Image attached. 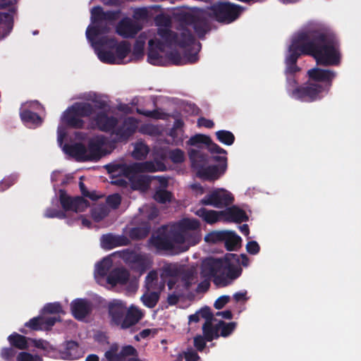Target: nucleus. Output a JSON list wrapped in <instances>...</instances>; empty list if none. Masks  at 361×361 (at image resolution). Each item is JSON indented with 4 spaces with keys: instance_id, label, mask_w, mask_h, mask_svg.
<instances>
[{
    "instance_id": "nucleus-21",
    "label": "nucleus",
    "mask_w": 361,
    "mask_h": 361,
    "mask_svg": "<svg viewBox=\"0 0 361 361\" xmlns=\"http://www.w3.org/2000/svg\"><path fill=\"white\" fill-rule=\"evenodd\" d=\"M55 317L41 316L31 319L25 324V326L32 330H46L52 326L57 321Z\"/></svg>"
},
{
    "instance_id": "nucleus-8",
    "label": "nucleus",
    "mask_w": 361,
    "mask_h": 361,
    "mask_svg": "<svg viewBox=\"0 0 361 361\" xmlns=\"http://www.w3.org/2000/svg\"><path fill=\"white\" fill-rule=\"evenodd\" d=\"M92 108L89 104L75 103L62 114L57 130V141L61 145L68 128H80L83 126L82 118L89 116Z\"/></svg>"
},
{
    "instance_id": "nucleus-35",
    "label": "nucleus",
    "mask_w": 361,
    "mask_h": 361,
    "mask_svg": "<svg viewBox=\"0 0 361 361\" xmlns=\"http://www.w3.org/2000/svg\"><path fill=\"white\" fill-rule=\"evenodd\" d=\"M124 241H120L112 235H106L102 236L101 240L102 247L105 249H111L115 246L124 245Z\"/></svg>"
},
{
    "instance_id": "nucleus-32",
    "label": "nucleus",
    "mask_w": 361,
    "mask_h": 361,
    "mask_svg": "<svg viewBox=\"0 0 361 361\" xmlns=\"http://www.w3.org/2000/svg\"><path fill=\"white\" fill-rule=\"evenodd\" d=\"M94 126L102 130H111L116 123L113 118L108 116L105 114L98 115L94 119Z\"/></svg>"
},
{
    "instance_id": "nucleus-25",
    "label": "nucleus",
    "mask_w": 361,
    "mask_h": 361,
    "mask_svg": "<svg viewBox=\"0 0 361 361\" xmlns=\"http://www.w3.org/2000/svg\"><path fill=\"white\" fill-rule=\"evenodd\" d=\"M155 276L154 274H151L147 277V288L148 290L153 289V278ZM159 299V295L155 292H147L142 298L141 300L143 304L149 308L154 307Z\"/></svg>"
},
{
    "instance_id": "nucleus-16",
    "label": "nucleus",
    "mask_w": 361,
    "mask_h": 361,
    "mask_svg": "<svg viewBox=\"0 0 361 361\" xmlns=\"http://www.w3.org/2000/svg\"><path fill=\"white\" fill-rule=\"evenodd\" d=\"M137 350L132 345L123 346L119 348L116 343H113L105 353L107 361H123L126 357L135 355Z\"/></svg>"
},
{
    "instance_id": "nucleus-49",
    "label": "nucleus",
    "mask_w": 361,
    "mask_h": 361,
    "mask_svg": "<svg viewBox=\"0 0 361 361\" xmlns=\"http://www.w3.org/2000/svg\"><path fill=\"white\" fill-rule=\"evenodd\" d=\"M107 214V212L103 207L95 209L92 213V216L96 221H99Z\"/></svg>"
},
{
    "instance_id": "nucleus-18",
    "label": "nucleus",
    "mask_w": 361,
    "mask_h": 361,
    "mask_svg": "<svg viewBox=\"0 0 361 361\" xmlns=\"http://www.w3.org/2000/svg\"><path fill=\"white\" fill-rule=\"evenodd\" d=\"M60 201L64 209L73 210L75 212H83L89 205L87 202L82 198L71 199L62 190L60 191Z\"/></svg>"
},
{
    "instance_id": "nucleus-45",
    "label": "nucleus",
    "mask_w": 361,
    "mask_h": 361,
    "mask_svg": "<svg viewBox=\"0 0 361 361\" xmlns=\"http://www.w3.org/2000/svg\"><path fill=\"white\" fill-rule=\"evenodd\" d=\"M246 250L251 255H257L259 252L260 247L256 241L252 240L247 243Z\"/></svg>"
},
{
    "instance_id": "nucleus-14",
    "label": "nucleus",
    "mask_w": 361,
    "mask_h": 361,
    "mask_svg": "<svg viewBox=\"0 0 361 361\" xmlns=\"http://www.w3.org/2000/svg\"><path fill=\"white\" fill-rule=\"evenodd\" d=\"M234 197L232 193L223 188H217L206 195L201 203L214 207H224L233 203Z\"/></svg>"
},
{
    "instance_id": "nucleus-64",
    "label": "nucleus",
    "mask_w": 361,
    "mask_h": 361,
    "mask_svg": "<svg viewBox=\"0 0 361 361\" xmlns=\"http://www.w3.org/2000/svg\"><path fill=\"white\" fill-rule=\"evenodd\" d=\"M80 189L82 192V193L85 195H87V194L85 192L84 190V184L82 183H80Z\"/></svg>"
},
{
    "instance_id": "nucleus-55",
    "label": "nucleus",
    "mask_w": 361,
    "mask_h": 361,
    "mask_svg": "<svg viewBox=\"0 0 361 361\" xmlns=\"http://www.w3.org/2000/svg\"><path fill=\"white\" fill-rule=\"evenodd\" d=\"M157 331L155 329H145L143 331H142L140 333V336L142 337V338H146V337H148L151 335H154L156 334Z\"/></svg>"
},
{
    "instance_id": "nucleus-12",
    "label": "nucleus",
    "mask_w": 361,
    "mask_h": 361,
    "mask_svg": "<svg viewBox=\"0 0 361 361\" xmlns=\"http://www.w3.org/2000/svg\"><path fill=\"white\" fill-rule=\"evenodd\" d=\"M235 328V323H225L221 321H217L216 319H211L207 321L202 326L203 335L207 341H211L214 338L219 337V331L221 336L226 337L231 334Z\"/></svg>"
},
{
    "instance_id": "nucleus-43",
    "label": "nucleus",
    "mask_w": 361,
    "mask_h": 361,
    "mask_svg": "<svg viewBox=\"0 0 361 361\" xmlns=\"http://www.w3.org/2000/svg\"><path fill=\"white\" fill-rule=\"evenodd\" d=\"M154 199L157 202L164 203L171 200V194L166 190H159L155 193Z\"/></svg>"
},
{
    "instance_id": "nucleus-30",
    "label": "nucleus",
    "mask_w": 361,
    "mask_h": 361,
    "mask_svg": "<svg viewBox=\"0 0 361 361\" xmlns=\"http://www.w3.org/2000/svg\"><path fill=\"white\" fill-rule=\"evenodd\" d=\"M9 343L20 350L27 349L30 346V338L17 333H13L8 337Z\"/></svg>"
},
{
    "instance_id": "nucleus-6",
    "label": "nucleus",
    "mask_w": 361,
    "mask_h": 361,
    "mask_svg": "<svg viewBox=\"0 0 361 361\" xmlns=\"http://www.w3.org/2000/svg\"><path fill=\"white\" fill-rule=\"evenodd\" d=\"M308 75L311 81L323 82L324 85H319L309 82L305 87L295 88L294 80L288 79V90L293 97L305 102H311L319 98L328 90L336 73L333 71L314 68L308 71Z\"/></svg>"
},
{
    "instance_id": "nucleus-29",
    "label": "nucleus",
    "mask_w": 361,
    "mask_h": 361,
    "mask_svg": "<svg viewBox=\"0 0 361 361\" xmlns=\"http://www.w3.org/2000/svg\"><path fill=\"white\" fill-rule=\"evenodd\" d=\"M138 30L139 27L128 18L123 20L116 27L118 34L123 37L133 36Z\"/></svg>"
},
{
    "instance_id": "nucleus-62",
    "label": "nucleus",
    "mask_w": 361,
    "mask_h": 361,
    "mask_svg": "<svg viewBox=\"0 0 361 361\" xmlns=\"http://www.w3.org/2000/svg\"><path fill=\"white\" fill-rule=\"evenodd\" d=\"M209 286V282L208 281H203V283H202V285H200L198 286V290H202V287H204V289H207Z\"/></svg>"
},
{
    "instance_id": "nucleus-7",
    "label": "nucleus",
    "mask_w": 361,
    "mask_h": 361,
    "mask_svg": "<svg viewBox=\"0 0 361 361\" xmlns=\"http://www.w3.org/2000/svg\"><path fill=\"white\" fill-rule=\"evenodd\" d=\"M111 144L102 136L93 137L88 149L80 144L63 147V151L80 161H97L111 150Z\"/></svg>"
},
{
    "instance_id": "nucleus-26",
    "label": "nucleus",
    "mask_w": 361,
    "mask_h": 361,
    "mask_svg": "<svg viewBox=\"0 0 361 361\" xmlns=\"http://www.w3.org/2000/svg\"><path fill=\"white\" fill-rule=\"evenodd\" d=\"M195 214L209 224L224 220V210L217 212L200 208L196 210Z\"/></svg>"
},
{
    "instance_id": "nucleus-5",
    "label": "nucleus",
    "mask_w": 361,
    "mask_h": 361,
    "mask_svg": "<svg viewBox=\"0 0 361 361\" xmlns=\"http://www.w3.org/2000/svg\"><path fill=\"white\" fill-rule=\"evenodd\" d=\"M200 224L195 219H183L175 228V235L171 241L166 239H152V243L160 249H172L176 252L186 251L197 243L201 235L198 230Z\"/></svg>"
},
{
    "instance_id": "nucleus-46",
    "label": "nucleus",
    "mask_w": 361,
    "mask_h": 361,
    "mask_svg": "<svg viewBox=\"0 0 361 361\" xmlns=\"http://www.w3.org/2000/svg\"><path fill=\"white\" fill-rule=\"evenodd\" d=\"M229 300L230 297L228 295H221L216 300L214 305L216 309L220 310L223 308Z\"/></svg>"
},
{
    "instance_id": "nucleus-51",
    "label": "nucleus",
    "mask_w": 361,
    "mask_h": 361,
    "mask_svg": "<svg viewBox=\"0 0 361 361\" xmlns=\"http://www.w3.org/2000/svg\"><path fill=\"white\" fill-rule=\"evenodd\" d=\"M146 115L157 119H165L167 116L166 114L159 111H148Z\"/></svg>"
},
{
    "instance_id": "nucleus-59",
    "label": "nucleus",
    "mask_w": 361,
    "mask_h": 361,
    "mask_svg": "<svg viewBox=\"0 0 361 361\" xmlns=\"http://www.w3.org/2000/svg\"><path fill=\"white\" fill-rule=\"evenodd\" d=\"M240 228V231L245 235H249V228H248V226L246 224H244L243 226H240L239 227Z\"/></svg>"
},
{
    "instance_id": "nucleus-34",
    "label": "nucleus",
    "mask_w": 361,
    "mask_h": 361,
    "mask_svg": "<svg viewBox=\"0 0 361 361\" xmlns=\"http://www.w3.org/2000/svg\"><path fill=\"white\" fill-rule=\"evenodd\" d=\"M162 161H165L168 157L175 164L181 163L185 159L184 152L179 149H176L168 152H164L160 154Z\"/></svg>"
},
{
    "instance_id": "nucleus-41",
    "label": "nucleus",
    "mask_w": 361,
    "mask_h": 361,
    "mask_svg": "<svg viewBox=\"0 0 361 361\" xmlns=\"http://www.w3.org/2000/svg\"><path fill=\"white\" fill-rule=\"evenodd\" d=\"M33 346L44 350L46 353H50L54 350L53 347L46 341L42 339H32L30 338V345Z\"/></svg>"
},
{
    "instance_id": "nucleus-2",
    "label": "nucleus",
    "mask_w": 361,
    "mask_h": 361,
    "mask_svg": "<svg viewBox=\"0 0 361 361\" xmlns=\"http://www.w3.org/2000/svg\"><path fill=\"white\" fill-rule=\"evenodd\" d=\"M182 39H179L170 32L168 27H160L157 31L149 30L142 32L137 37L133 51V59H137L143 56L146 40L148 41V61L153 65L165 64L168 60H171L174 63L182 64L185 63H194L197 60V54L187 57L183 61H178L172 58L171 49L175 44L185 46L192 41L191 35L188 32H184Z\"/></svg>"
},
{
    "instance_id": "nucleus-23",
    "label": "nucleus",
    "mask_w": 361,
    "mask_h": 361,
    "mask_svg": "<svg viewBox=\"0 0 361 361\" xmlns=\"http://www.w3.org/2000/svg\"><path fill=\"white\" fill-rule=\"evenodd\" d=\"M83 353L75 342H67L60 350V357L64 360H75L80 357Z\"/></svg>"
},
{
    "instance_id": "nucleus-31",
    "label": "nucleus",
    "mask_w": 361,
    "mask_h": 361,
    "mask_svg": "<svg viewBox=\"0 0 361 361\" xmlns=\"http://www.w3.org/2000/svg\"><path fill=\"white\" fill-rule=\"evenodd\" d=\"M226 246L229 250H235L240 247L241 238L233 231H225L224 240Z\"/></svg>"
},
{
    "instance_id": "nucleus-42",
    "label": "nucleus",
    "mask_w": 361,
    "mask_h": 361,
    "mask_svg": "<svg viewBox=\"0 0 361 361\" xmlns=\"http://www.w3.org/2000/svg\"><path fill=\"white\" fill-rule=\"evenodd\" d=\"M16 361H43L37 355H32L27 352H20L16 356Z\"/></svg>"
},
{
    "instance_id": "nucleus-17",
    "label": "nucleus",
    "mask_w": 361,
    "mask_h": 361,
    "mask_svg": "<svg viewBox=\"0 0 361 361\" xmlns=\"http://www.w3.org/2000/svg\"><path fill=\"white\" fill-rule=\"evenodd\" d=\"M116 257L117 255H112L104 258L100 262L95 265L94 277L98 283L105 286L106 274L112 267L114 259Z\"/></svg>"
},
{
    "instance_id": "nucleus-24",
    "label": "nucleus",
    "mask_w": 361,
    "mask_h": 361,
    "mask_svg": "<svg viewBox=\"0 0 361 361\" xmlns=\"http://www.w3.org/2000/svg\"><path fill=\"white\" fill-rule=\"evenodd\" d=\"M143 317V312L137 307L131 305L127 310L125 319L121 323V327L127 329L137 323Z\"/></svg>"
},
{
    "instance_id": "nucleus-20",
    "label": "nucleus",
    "mask_w": 361,
    "mask_h": 361,
    "mask_svg": "<svg viewBox=\"0 0 361 361\" xmlns=\"http://www.w3.org/2000/svg\"><path fill=\"white\" fill-rule=\"evenodd\" d=\"M71 310L75 319L82 320L90 314L91 305L86 300L75 299L71 303Z\"/></svg>"
},
{
    "instance_id": "nucleus-27",
    "label": "nucleus",
    "mask_w": 361,
    "mask_h": 361,
    "mask_svg": "<svg viewBox=\"0 0 361 361\" xmlns=\"http://www.w3.org/2000/svg\"><path fill=\"white\" fill-rule=\"evenodd\" d=\"M126 311L125 304L118 300H114L109 304V314L113 321L121 326L123 315Z\"/></svg>"
},
{
    "instance_id": "nucleus-15",
    "label": "nucleus",
    "mask_w": 361,
    "mask_h": 361,
    "mask_svg": "<svg viewBox=\"0 0 361 361\" xmlns=\"http://www.w3.org/2000/svg\"><path fill=\"white\" fill-rule=\"evenodd\" d=\"M40 109H42V106L36 101L23 104L20 113L22 121L30 127L40 125L42 121V118L37 114L32 111Z\"/></svg>"
},
{
    "instance_id": "nucleus-38",
    "label": "nucleus",
    "mask_w": 361,
    "mask_h": 361,
    "mask_svg": "<svg viewBox=\"0 0 361 361\" xmlns=\"http://www.w3.org/2000/svg\"><path fill=\"white\" fill-rule=\"evenodd\" d=\"M65 312L63 311L62 307L59 302H53V303H49L46 305L43 310H42V314H63Z\"/></svg>"
},
{
    "instance_id": "nucleus-28",
    "label": "nucleus",
    "mask_w": 361,
    "mask_h": 361,
    "mask_svg": "<svg viewBox=\"0 0 361 361\" xmlns=\"http://www.w3.org/2000/svg\"><path fill=\"white\" fill-rule=\"evenodd\" d=\"M247 216L245 212L237 207H232L224 210V220L233 222L246 221Z\"/></svg>"
},
{
    "instance_id": "nucleus-56",
    "label": "nucleus",
    "mask_w": 361,
    "mask_h": 361,
    "mask_svg": "<svg viewBox=\"0 0 361 361\" xmlns=\"http://www.w3.org/2000/svg\"><path fill=\"white\" fill-rule=\"evenodd\" d=\"M217 316H221L224 319H230L232 318V313L229 310L224 311V312H219L216 314Z\"/></svg>"
},
{
    "instance_id": "nucleus-4",
    "label": "nucleus",
    "mask_w": 361,
    "mask_h": 361,
    "mask_svg": "<svg viewBox=\"0 0 361 361\" xmlns=\"http://www.w3.org/2000/svg\"><path fill=\"white\" fill-rule=\"evenodd\" d=\"M233 261H237L244 266L248 264V259L245 255L238 257L231 254L227 255L224 260L205 259L202 262L201 274L205 279L213 277L214 282L217 286H226L240 274V269L234 267Z\"/></svg>"
},
{
    "instance_id": "nucleus-39",
    "label": "nucleus",
    "mask_w": 361,
    "mask_h": 361,
    "mask_svg": "<svg viewBox=\"0 0 361 361\" xmlns=\"http://www.w3.org/2000/svg\"><path fill=\"white\" fill-rule=\"evenodd\" d=\"M204 318L207 322L211 321V314L208 308H204L189 317L190 322H197L200 318Z\"/></svg>"
},
{
    "instance_id": "nucleus-44",
    "label": "nucleus",
    "mask_w": 361,
    "mask_h": 361,
    "mask_svg": "<svg viewBox=\"0 0 361 361\" xmlns=\"http://www.w3.org/2000/svg\"><path fill=\"white\" fill-rule=\"evenodd\" d=\"M12 19L8 14L0 13V30L4 27L11 29Z\"/></svg>"
},
{
    "instance_id": "nucleus-63",
    "label": "nucleus",
    "mask_w": 361,
    "mask_h": 361,
    "mask_svg": "<svg viewBox=\"0 0 361 361\" xmlns=\"http://www.w3.org/2000/svg\"><path fill=\"white\" fill-rule=\"evenodd\" d=\"M82 225H84L85 226H89V225H90L89 221H87V220H86L85 219H82Z\"/></svg>"
},
{
    "instance_id": "nucleus-19",
    "label": "nucleus",
    "mask_w": 361,
    "mask_h": 361,
    "mask_svg": "<svg viewBox=\"0 0 361 361\" xmlns=\"http://www.w3.org/2000/svg\"><path fill=\"white\" fill-rule=\"evenodd\" d=\"M128 281L134 283L136 279L130 278L128 273L124 269H115L106 276L105 286L111 288L118 284H126Z\"/></svg>"
},
{
    "instance_id": "nucleus-60",
    "label": "nucleus",
    "mask_w": 361,
    "mask_h": 361,
    "mask_svg": "<svg viewBox=\"0 0 361 361\" xmlns=\"http://www.w3.org/2000/svg\"><path fill=\"white\" fill-rule=\"evenodd\" d=\"M85 361H99V357L94 354H91L86 357Z\"/></svg>"
},
{
    "instance_id": "nucleus-47",
    "label": "nucleus",
    "mask_w": 361,
    "mask_h": 361,
    "mask_svg": "<svg viewBox=\"0 0 361 361\" xmlns=\"http://www.w3.org/2000/svg\"><path fill=\"white\" fill-rule=\"evenodd\" d=\"M121 202V197L118 194L110 195L107 198V204L111 207H116Z\"/></svg>"
},
{
    "instance_id": "nucleus-37",
    "label": "nucleus",
    "mask_w": 361,
    "mask_h": 361,
    "mask_svg": "<svg viewBox=\"0 0 361 361\" xmlns=\"http://www.w3.org/2000/svg\"><path fill=\"white\" fill-rule=\"evenodd\" d=\"M148 147L142 142L136 143L133 151V156L137 159L144 158L148 153Z\"/></svg>"
},
{
    "instance_id": "nucleus-10",
    "label": "nucleus",
    "mask_w": 361,
    "mask_h": 361,
    "mask_svg": "<svg viewBox=\"0 0 361 361\" xmlns=\"http://www.w3.org/2000/svg\"><path fill=\"white\" fill-rule=\"evenodd\" d=\"M165 169L164 163L160 161H156L155 163L150 161L134 165L132 167V173L128 174L132 187L136 190H145L148 186L149 178L143 175V173L164 171Z\"/></svg>"
},
{
    "instance_id": "nucleus-50",
    "label": "nucleus",
    "mask_w": 361,
    "mask_h": 361,
    "mask_svg": "<svg viewBox=\"0 0 361 361\" xmlns=\"http://www.w3.org/2000/svg\"><path fill=\"white\" fill-rule=\"evenodd\" d=\"M14 355V350L11 348H5L1 350V355L4 359L8 360Z\"/></svg>"
},
{
    "instance_id": "nucleus-33",
    "label": "nucleus",
    "mask_w": 361,
    "mask_h": 361,
    "mask_svg": "<svg viewBox=\"0 0 361 361\" xmlns=\"http://www.w3.org/2000/svg\"><path fill=\"white\" fill-rule=\"evenodd\" d=\"M137 128L136 121L133 118H128L124 124L123 128L120 130L117 135L118 140H123L130 136Z\"/></svg>"
},
{
    "instance_id": "nucleus-9",
    "label": "nucleus",
    "mask_w": 361,
    "mask_h": 361,
    "mask_svg": "<svg viewBox=\"0 0 361 361\" xmlns=\"http://www.w3.org/2000/svg\"><path fill=\"white\" fill-rule=\"evenodd\" d=\"M217 154L209 161H206L203 157H200L199 161L196 160L190 154L193 166L199 176L207 180H216L224 173L227 167L226 154Z\"/></svg>"
},
{
    "instance_id": "nucleus-1",
    "label": "nucleus",
    "mask_w": 361,
    "mask_h": 361,
    "mask_svg": "<svg viewBox=\"0 0 361 361\" xmlns=\"http://www.w3.org/2000/svg\"><path fill=\"white\" fill-rule=\"evenodd\" d=\"M112 13H104L99 7L91 11V24L86 30V37L94 49L98 59L104 63L121 64L133 60L130 47L126 42H117L109 35L104 21L114 19Z\"/></svg>"
},
{
    "instance_id": "nucleus-40",
    "label": "nucleus",
    "mask_w": 361,
    "mask_h": 361,
    "mask_svg": "<svg viewBox=\"0 0 361 361\" xmlns=\"http://www.w3.org/2000/svg\"><path fill=\"white\" fill-rule=\"evenodd\" d=\"M224 236H225V231H214L207 234L204 237V240L209 243H216L223 240Z\"/></svg>"
},
{
    "instance_id": "nucleus-54",
    "label": "nucleus",
    "mask_w": 361,
    "mask_h": 361,
    "mask_svg": "<svg viewBox=\"0 0 361 361\" xmlns=\"http://www.w3.org/2000/svg\"><path fill=\"white\" fill-rule=\"evenodd\" d=\"M185 361H197L200 357L196 353L189 350L185 354Z\"/></svg>"
},
{
    "instance_id": "nucleus-57",
    "label": "nucleus",
    "mask_w": 361,
    "mask_h": 361,
    "mask_svg": "<svg viewBox=\"0 0 361 361\" xmlns=\"http://www.w3.org/2000/svg\"><path fill=\"white\" fill-rule=\"evenodd\" d=\"M192 188L197 195H202L203 193V189L200 185L195 184L192 185Z\"/></svg>"
},
{
    "instance_id": "nucleus-22",
    "label": "nucleus",
    "mask_w": 361,
    "mask_h": 361,
    "mask_svg": "<svg viewBox=\"0 0 361 361\" xmlns=\"http://www.w3.org/2000/svg\"><path fill=\"white\" fill-rule=\"evenodd\" d=\"M200 143H203L208 145L209 150L212 154H226V151L218 146L216 144L213 143L211 139L204 135L197 134L192 137L188 141V144L190 145H196Z\"/></svg>"
},
{
    "instance_id": "nucleus-53",
    "label": "nucleus",
    "mask_w": 361,
    "mask_h": 361,
    "mask_svg": "<svg viewBox=\"0 0 361 361\" xmlns=\"http://www.w3.org/2000/svg\"><path fill=\"white\" fill-rule=\"evenodd\" d=\"M233 298L235 299V300L236 302L246 301L248 299V298L247 296V291L245 290V291L235 293L233 295Z\"/></svg>"
},
{
    "instance_id": "nucleus-36",
    "label": "nucleus",
    "mask_w": 361,
    "mask_h": 361,
    "mask_svg": "<svg viewBox=\"0 0 361 361\" xmlns=\"http://www.w3.org/2000/svg\"><path fill=\"white\" fill-rule=\"evenodd\" d=\"M216 135L219 142L224 145H231L234 142V135L230 131L219 130L216 133Z\"/></svg>"
},
{
    "instance_id": "nucleus-61",
    "label": "nucleus",
    "mask_w": 361,
    "mask_h": 361,
    "mask_svg": "<svg viewBox=\"0 0 361 361\" xmlns=\"http://www.w3.org/2000/svg\"><path fill=\"white\" fill-rule=\"evenodd\" d=\"M46 216H47L49 217H59V218L63 216L62 214H61L59 212H56V213L51 214V213H49V211H47L46 212Z\"/></svg>"
},
{
    "instance_id": "nucleus-11",
    "label": "nucleus",
    "mask_w": 361,
    "mask_h": 361,
    "mask_svg": "<svg viewBox=\"0 0 361 361\" xmlns=\"http://www.w3.org/2000/svg\"><path fill=\"white\" fill-rule=\"evenodd\" d=\"M196 283V277L193 274H185L171 278L167 283V303L174 305L178 303L180 298L185 295L190 286Z\"/></svg>"
},
{
    "instance_id": "nucleus-13",
    "label": "nucleus",
    "mask_w": 361,
    "mask_h": 361,
    "mask_svg": "<svg viewBox=\"0 0 361 361\" xmlns=\"http://www.w3.org/2000/svg\"><path fill=\"white\" fill-rule=\"evenodd\" d=\"M212 11L216 19L224 23L233 22L240 13V10L238 7L225 2L214 5Z\"/></svg>"
},
{
    "instance_id": "nucleus-52",
    "label": "nucleus",
    "mask_w": 361,
    "mask_h": 361,
    "mask_svg": "<svg viewBox=\"0 0 361 361\" xmlns=\"http://www.w3.org/2000/svg\"><path fill=\"white\" fill-rule=\"evenodd\" d=\"M197 125L199 126H203L207 128H211L214 126V123L211 120H208L204 118H201L197 121Z\"/></svg>"
},
{
    "instance_id": "nucleus-58",
    "label": "nucleus",
    "mask_w": 361,
    "mask_h": 361,
    "mask_svg": "<svg viewBox=\"0 0 361 361\" xmlns=\"http://www.w3.org/2000/svg\"><path fill=\"white\" fill-rule=\"evenodd\" d=\"M183 126V121H182V119L178 118V119H176V120L175 121V122H174V125H173L174 128H176V129H180V128H181Z\"/></svg>"
},
{
    "instance_id": "nucleus-48",
    "label": "nucleus",
    "mask_w": 361,
    "mask_h": 361,
    "mask_svg": "<svg viewBox=\"0 0 361 361\" xmlns=\"http://www.w3.org/2000/svg\"><path fill=\"white\" fill-rule=\"evenodd\" d=\"M206 343L204 338L201 336H197L194 338V345L198 350H202L205 347Z\"/></svg>"
},
{
    "instance_id": "nucleus-3",
    "label": "nucleus",
    "mask_w": 361,
    "mask_h": 361,
    "mask_svg": "<svg viewBox=\"0 0 361 361\" xmlns=\"http://www.w3.org/2000/svg\"><path fill=\"white\" fill-rule=\"evenodd\" d=\"M303 53L313 56L318 64L334 66L340 62V53L334 42L322 37L308 44L304 37H300L293 39L289 47L286 60L287 72L295 71L294 63L298 56Z\"/></svg>"
}]
</instances>
